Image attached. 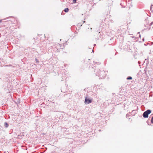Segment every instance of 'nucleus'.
Returning <instances> with one entry per match:
<instances>
[{"label": "nucleus", "mask_w": 153, "mask_h": 153, "mask_svg": "<svg viewBox=\"0 0 153 153\" xmlns=\"http://www.w3.org/2000/svg\"><path fill=\"white\" fill-rule=\"evenodd\" d=\"M76 0H73V2L74 3H75L76 2Z\"/></svg>", "instance_id": "nucleus-8"}, {"label": "nucleus", "mask_w": 153, "mask_h": 153, "mask_svg": "<svg viewBox=\"0 0 153 153\" xmlns=\"http://www.w3.org/2000/svg\"><path fill=\"white\" fill-rule=\"evenodd\" d=\"M120 5L122 6V7H125V6H124L123 5H122V3H120Z\"/></svg>", "instance_id": "nucleus-10"}, {"label": "nucleus", "mask_w": 153, "mask_h": 153, "mask_svg": "<svg viewBox=\"0 0 153 153\" xmlns=\"http://www.w3.org/2000/svg\"><path fill=\"white\" fill-rule=\"evenodd\" d=\"M2 20H0V23H1L2 22Z\"/></svg>", "instance_id": "nucleus-12"}, {"label": "nucleus", "mask_w": 153, "mask_h": 153, "mask_svg": "<svg viewBox=\"0 0 153 153\" xmlns=\"http://www.w3.org/2000/svg\"><path fill=\"white\" fill-rule=\"evenodd\" d=\"M92 52H94V50H93V49L92 50Z\"/></svg>", "instance_id": "nucleus-15"}, {"label": "nucleus", "mask_w": 153, "mask_h": 153, "mask_svg": "<svg viewBox=\"0 0 153 153\" xmlns=\"http://www.w3.org/2000/svg\"><path fill=\"white\" fill-rule=\"evenodd\" d=\"M4 126L6 128H7L8 126V124L7 123L5 122L4 123Z\"/></svg>", "instance_id": "nucleus-5"}, {"label": "nucleus", "mask_w": 153, "mask_h": 153, "mask_svg": "<svg viewBox=\"0 0 153 153\" xmlns=\"http://www.w3.org/2000/svg\"><path fill=\"white\" fill-rule=\"evenodd\" d=\"M151 113V111L150 110H147L145 111L143 114V116L144 118H147L148 117V115Z\"/></svg>", "instance_id": "nucleus-2"}, {"label": "nucleus", "mask_w": 153, "mask_h": 153, "mask_svg": "<svg viewBox=\"0 0 153 153\" xmlns=\"http://www.w3.org/2000/svg\"><path fill=\"white\" fill-rule=\"evenodd\" d=\"M152 6H153V5H152Z\"/></svg>", "instance_id": "nucleus-16"}, {"label": "nucleus", "mask_w": 153, "mask_h": 153, "mask_svg": "<svg viewBox=\"0 0 153 153\" xmlns=\"http://www.w3.org/2000/svg\"><path fill=\"white\" fill-rule=\"evenodd\" d=\"M95 72L96 75L99 77L100 79L104 78L107 74V72L103 70L101 71L100 70H97Z\"/></svg>", "instance_id": "nucleus-1"}, {"label": "nucleus", "mask_w": 153, "mask_h": 153, "mask_svg": "<svg viewBox=\"0 0 153 153\" xmlns=\"http://www.w3.org/2000/svg\"><path fill=\"white\" fill-rule=\"evenodd\" d=\"M144 38H143V41H144Z\"/></svg>", "instance_id": "nucleus-13"}, {"label": "nucleus", "mask_w": 153, "mask_h": 153, "mask_svg": "<svg viewBox=\"0 0 153 153\" xmlns=\"http://www.w3.org/2000/svg\"><path fill=\"white\" fill-rule=\"evenodd\" d=\"M139 36L140 37V35H139Z\"/></svg>", "instance_id": "nucleus-14"}, {"label": "nucleus", "mask_w": 153, "mask_h": 153, "mask_svg": "<svg viewBox=\"0 0 153 153\" xmlns=\"http://www.w3.org/2000/svg\"><path fill=\"white\" fill-rule=\"evenodd\" d=\"M92 100L91 99H90L89 98H87L86 97L85 99V103L86 104H89L92 102Z\"/></svg>", "instance_id": "nucleus-3"}, {"label": "nucleus", "mask_w": 153, "mask_h": 153, "mask_svg": "<svg viewBox=\"0 0 153 153\" xmlns=\"http://www.w3.org/2000/svg\"><path fill=\"white\" fill-rule=\"evenodd\" d=\"M68 11L69 9L68 8H65L64 10L65 12L66 13L68 12Z\"/></svg>", "instance_id": "nucleus-4"}, {"label": "nucleus", "mask_w": 153, "mask_h": 153, "mask_svg": "<svg viewBox=\"0 0 153 153\" xmlns=\"http://www.w3.org/2000/svg\"><path fill=\"white\" fill-rule=\"evenodd\" d=\"M127 79L128 80L132 79V77L130 76V77H127Z\"/></svg>", "instance_id": "nucleus-6"}, {"label": "nucleus", "mask_w": 153, "mask_h": 153, "mask_svg": "<svg viewBox=\"0 0 153 153\" xmlns=\"http://www.w3.org/2000/svg\"><path fill=\"white\" fill-rule=\"evenodd\" d=\"M35 60H36V62L37 63H39V60H38V59H35Z\"/></svg>", "instance_id": "nucleus-7"}, {"label": "nucleus", "mask_w": 153, "mask_h": 153, "mask_svg": "<svg viewBox=\"0 0 153 153\" xmlns=\"http://www.w3.org/2000/svg\"><path fill=\"white\" fill-rule=\"evenodd\" d=\"M151 121L152 123H153V117L152 118Z\"/></svg>", "instance_id": "nucleus-9"}, {"label": "nucleus", "mask_w": 153, "mask_h": 153, "mask_svg": "<svg viewBox=\"0 0 153 153\" xmlns=\"http://www.w3.org/2000/svg\"><path fill=\"white\" fill-rule=\"evenodd\" d=\"M153 24V22H152L150 24V25H152Z\"/></svg>", "instance_id": "nucleus-11"}]
</instances>
